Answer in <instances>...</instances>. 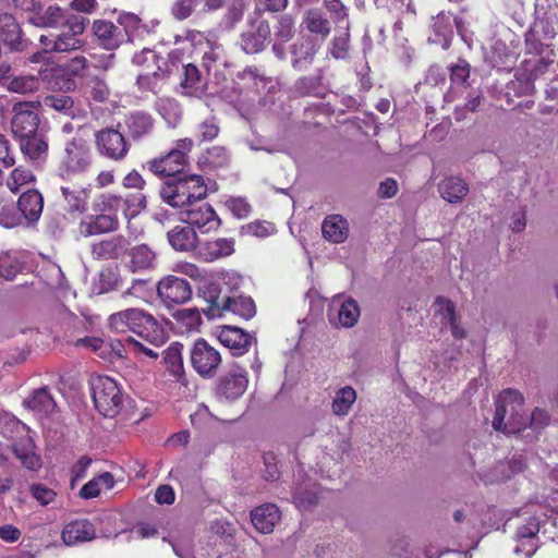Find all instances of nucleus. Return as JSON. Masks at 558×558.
Returning <instances> with one entry per match:
<instances>
[{
    "mask_svg": "<svg viewBox=\"0 0 558 558\" xmlns=\"http://www.w3.org/2000/svg\"><path fill=\"white\" fill-rule=\"evenodd\" d=\"M144 33H148L141 17L131 12H122L117 23L109 20H95L92 24L94 41L101 48L113 51L123 44H133Z\"/></svg>",
    "mask_w": 558,
    "mask_h": 558,
    "instance_id": "f257e3e1",
    "label": "nucleus"
},
{
    "mask_svg": "<svg viewBox=\"0 0 558 558\" xmlns=\"http://www.w3.org/2000/svg\"><path fill=\"white\" fill-rule=\"evenodd\" d=\"M109 326L116 332L131 331L155 347H160L166 341L161 325L153 315L141 308H128L110 315Z\"/></svg>",
    "mask_w": 558,
    "mask_h": 558,
    "instance_id": "f03ea898",
    "label": "nucleus"
},
{
    "mask_svg": "<svg viewBox=\"0 0 558 558\" xmlns=\"http://www.w3.org/2000/svg\"><path fill=\"white\" fill-rule=\"evenodd\" d=\"M92 391L95 408L105 417H114L123 409L125 398L112 378L96 377L92 380Z\"/></svg>",
    "mask_w": 558,
    "mask_h": 558,
    "instance_id": "7ed1b4c3",
    "label": "nucleus"
},
{
    "mask_svg": "<svg viewBox=\"0 0 558 558\" xmlns=\"http://www.w3.org/2000/svg\"><path fill=\"white\" fill-rule=\"evenodd\" d=\"M205 294L209 306L207 310H203V313H205L209 318L220 316L222 311H231L245 319H250L256 314V306L251 298H231L229 295L221 296L217 286L215 284H211Z\"/></svg>",
    "mask_w": 558,
    "mask_h": 558,
    "instance_id": "20e7f679",
    "label": "nucleus"
},
{
    "mask_svg": "<svg viewBox=\"0 0 558 558\" xmlns=\"http://www.w3.org/2000/svg\"><path fill=\"white\" fill-rule=\"evenodd\" d=\"M247 29L240 36L241 47L245 53L255 54L263 51L270 41L269 22L262 15L260 9H254L246 17Z\"/></svg>",
    "mask_w": 558,
    "mask_h": 558,
    "instance_id": "39448f33",
    "label": "nucleus"
},
{
    "mask_svg": "<svg viewBox=\"0 0 558 558\" xmlns=\"http://www.w3.org/2000/svg\"><path fill=\"white\" fill-rule=\"evenodd\" d=\"M96 150L101 157L122 161L128 156L131 144L125 135L114 126H106L95 132Z\"/></svg>",
    "mask_w": 558,
    "mask_h": 558,
    "instance_id": "423d86ee",
    "label": "nucleus"
},
{
    "mask_svg": "<svg viewBox=\"0 0 558 558\" xmlns=\"http://www.w3.org/2000/svg\"><path fill=\"white\" fill-rule=\"evenodd\" d=\"M247 386V372L238 363H234L226 373L218 377L214 393L219 401L232 402L244 395Z\"/></svg>",
    "mask_w": 558,
    "mask_h": 558,
    "instance_id": "0eeeda50",
    "label": "nucleus"
},
{
    "mask_svg": "<svg viewBox=\"0 0 558 558\" xmlns=\"http://www.w3.org/2000/svg\"><path fill=\"white\" fill-rule=\"evenodd\" d=\"M92 165V155L83 140L73 138L64 148V157L60 163V173L63 178L85 172Z\"/></svg>",
    "mask_w": 558,
    "mask_h": 558,
    "instance_id": "6e6552de",
    "label": "nucleus"
},
{
    "mask_svg": "<svg viewBox=\"0 0 558 558\" xmlns=\"http://www.w3.org/2000/svg\"><path fill=\"white\" fill-rule=\"evenodd\" d=\"M191 364L203 378H213L221 363L220 353L206 340L197 339L191 351Z\"/></svg>",
    "mask_w": 558,
    "mask_h": 558,
    "instance_id": "1a4fd4ad",
    "label": "nucleus"
},
{
    "mask_svg": "<svg viewBox=\"0 0 558 558\" xmlns=\"http://www.w3.org/2000/svg\"><path fill=\"white\" fill-rule=\"evenodd\" d=\"M157 294L161 302L170 307L190 301L193 291L187 279L170 275L157 283Z\"/></svg>",
    "mask_w": 558,
    "mask_h": 558,
    "instance_id": "9d476101",
    "label": "nucleus"
},
{
    "mask_svg": "<svg viewBox=\"0 0 558 558\" xmlns=\"http://www.w3.org/2000/svg\"><path fill=\"white\" fill-rule=\"evenodd\" d=\"M14 116L11 121V130L13 135L20 140L34 135L41 130L39 129L40 119L35 111L33 102H17L13 106Z\"/></svg>",
    "mask_w": 558,
    "mask_h": 558,
    "instance_id": "9b49d317",
    "label": "nucleus"
},
{
    "mask_svg": "<svg viewBox=\"0 0 558 558\" xmlns=\"http://www.w3.org/2000/svg\"><path fill=\"white\" fill-rule=\"evenodd\" d=\"M190 175L180 173L167 179L161 189L160 197L173 208L191 206Z\"/></svg>",
    "mask_w": 558,
    "mask_h": 558,
    "instance_id": "f8f14e48",
    "label": "nucleus"
},
{
    "mask_svg": "<svg viewBox=\"0 0 558 558\" xmlns=\"http://www.w3.org/2000/svg\"><path fill=\"white\" fill-rule=\"evenodd\" d=\"M180 213V220L190 227L197 228L201 232L207 233L217 230L221 225V220L208 204H202L197 207L194 205Z\"/></svg>",
    "mask_w": 558,
    "mask_h": 558,
    "instance_id": "ddd939ff",
    "label": "nucleus"
},
{
    "mask_svg": "<svg viewBox=\"0 0 558 558\" xmlns=\"http://www.w3.org/2000/svg\"><path fill=\"white\" fill-rule=\"evenodd\" d=\"M120 228L118 216L94 213L87 215L78 223V232L84 238L116 232Z\"/></svg>",
    "mask_w": 558,
    "mask_h": 558,
    "instance_id": "4468645a",
    "label": "nucleus"
},
{
    "mask_svg": "<svg viewBox=\"0 0 558 558\" xmlns=\"http://www.w3.org/2000/svg\"><path fill=\"white\" fill-rule=\"evenodd\" d=\"M322 490L315 481L301 478L292 488V502L300 511L312 510L319 504Z\"/></svg>",
    "mask_w": 558,
    "mask_h": 558,
    "instance_id": "2eb2a0df",
    "label": "nucleus"
},
{
    "mask_svg": "<svg viewBox=\"0 0 558 558\" xmlns=\"http://www.w3.org/2000/svg\"><path fill=\"white\" fill-rule=\"evenodd\" d=\"M218 340L228 348L232 355L241 356L250 350L256 339L244 329L235 326H223L218 335Z\"/></svg>",
    "mask_w": 558,
    "mask_h": 558,
    "instance_id": "dca6fc26",
    "label": "nucleus"
},
{
    "mask_svg": "<svg viewBox=\"0 0 558 558\" xmlns=\"http://www.w3.org/2000/svg\"><path fill=\"white\" fill-rule=\"evenodd\" d=\"M146 166L153 173L169 179L172 175L184 173L186 157L182 154V150L171 149L166 156L147 161Z\"/></svg>",
    "mask_w": 558,
    "mask_h": 558,
    "instance_id": "f3484780",
    "label": "nucleus"
},
{
    "mask_svg": "<svg viewBox=\"0 0 558 558\" xmlns=\"http://www.w3.org/2000/svg\"><path fill=\"white\" fill-rule=\"evenodd\" d=\"M0 40L11 51H24L28 46L20 24L9 13L0 14Z\"/></svg>",
    "mask_w": 558,
    "mask_h": 558,
    "instance_id": "a211bd4d",
    "label": "nucleus"
},
{
    "mask_svg": "<svg viewBox=\"0 0 558 558\" xmlns=\"http://www.w3.org/2000/svg\"><path fill=\"white\" fill-rule=\"evenodd\" d=\"M129 241L119 234L104 239L92 245V254L97 260L119 259L124 256L129 248Z\"/></svg>",
    "mask_w": 558,
    "mask_h": 558,
    "instance_id": "6ab92c4d",
    "label": "nucleus"
},
{
    "mask_svg": "<svg viewBox=\"0 0 558 558\" xmlns=\"http://www.w3.org/2000/svg\"><path fill=\"white\" fill-rule=\"evenodd\" d=\"M19 210L26 226L32 227L39 220L44 209V197L37 190H27L23 192L17 201Z\"/></svg>",
    "mask_w": 558,
    "mask_h": 558,
    "instance_id": "aec40b11",
    "label": "nucleus"
},
{
    "mask_svg": "<svg viewBox=\"0 0 558 558\" xmlns=\"http://www.w3.org/2000/svg\"><path fill=\"white\" fill-rule=\"evenodd\" d=\"M123 124L129 138L138 142L153 132L154 119L147 112L134 111L125 116Z\"/></svg>",
    "mask_w": 558,
    "mask_h": 558,
    "instance_id": "412c9836",
    "label": "nucleus"
},
{
    "mask_svg": "<svg viewBox=\"0 0 558 558\" xmlns=\"http://www.w3.org/2000/svg\"><path fill=\"white\" fill-rule=\"evenodd\" d=\"M318 50L319 45L315 39L310 37L298 39L290 48L292 66L296 70H305L313 63Z\"/></svg>",
    "mask_w": 558,
    "mask_h": 558,
    "instance_id": "4be33fe9",
    "label": "nucleus"
},
{
    "mask_svg": "<svg viewBox=\"0 0 558 558\" xmlns=\"http://www.w3.org/2000/svg\"><path fill=\"white\" fill-rule=\"evenodd\" d=\"M280 518L281 512L275 504H264L251 511L254 527L263 534L271 533Z\"/></svg>",
    "mask_w": 558,
    "mask_h": 558,
    "instance_id": "5701e85b",
    "label": "nucleus"
},
{
    "mask_svg": "<svg viewBox=\"0 0 558 558\" xmlns=\"http://www.w3.org/2000/svg\"><path fill=\"white\" fill-rule=\"evenodd\" d=\"M62 541L68 546L89 542L96 537V530L92 522L86 519L69 522L62 530Z\"/></svg>",
    "mask_w": 558,
    "mask_h": 558,
    "instance_id": "b1692460",
    "label": "nucleus"
},
{
    "mask_svg": "<svg viewBox=\"0 0 558 558\" xmlns=\"http://www.w3.org/2000/svg\"><path fill=\"white\" fill-rule=\"evenodd\" d=\"M63 19L62 10L50 0H40L35 11L28 16V22L37 27H53Z\"/></svg>",
    "mask_w": 558,
    "mask_h": 558,
    "instance_id": "393cba45",
    "label": "nucleus"
},
{
    "mask_svg": "<svg viewBox=\"0 0 558 558\" xmlns=\"http://www.w3.org/2000/svg\"><path fill=\"white\" fill-rule=\"evenodd\" d=\"M171 247L177 252H192L196 248L198 236L195 230L187 226H177L167 233Z\"/></svg>",
    "mask_w": 558,
    "mask_h": 558,
    "instance_id": "a878e982",
    "label": "nucleus"
},
{
    "mask_svg": "<svg viewBox=\"0 0 558 558\" xmlns=\"http://www.w3.org/2000/svg\"><path fill=\"white\" fill-rule=\"evenodd\" d=\"M180 85L183 89V94L201 97L206 90L207 81L195 64L187 63L183 65V78Z\"/></svg>",
    "mask_w": 558,
    "mask_h": 558,
    "instance_id": "bb28decb",
    "label": "nucleus"
},
{
    "mask_svg": "<svg viewBox=\"0 0 558 558\" xmlns=\"http://www.w3.org/2000/svg\"><path fill=\"white\" fill-rule=\"evenodd\" d=\"M323 236L331 243H342L349 236V223L340 215H329L322 223Z\"/></svg>",
    "mask_w": 558,
    "mask_h": 558,
    "instance_id": "cd10ccee",
    "label": "nucleus"
},
{
    "mask_svg": "<svg viewBox=\"0 0 558 558\" xmlns=\"http://www.w3.org/2000/svg\"><path fill=\"white\" fill-rule=\"evenodd\" d=\"M24 408L39 415L47 416L56 408V401L47 387L35 389L32 395L23 401Z\"/></svg>",
    "mask_w": 558,
    "mask_h": 558,
    "instance_id": "c85d7f7f",
    "label": "nucleus"
},
{
    "mask_svg": "<svg viewBox=\"0 0 558 558\" xmlns=\"http://www.w3.org/2000/svg\"><path fill=\"white\" fill-rule=\"evenodd\" d=\"M359 317V304L351 298L341 303L335 315L332 314L331 310L328 311V318L330 324L344 328L353 327L357 323Z\"/></svg>",
    "mask_w": 558,
    "mask_h": 558,
    "instance_id": "c756f323",
    "label": "nucleus"
},
{
    "mask_svg": "<svg viewBox=\"0 0 558 558\" xmlns=\"http://www.w3.org/2000/svg\"><path fill=\"white\" fill-rule=\"evenodd\" d=\"M34 449L35 444L31 437L22 439L12 447L15 458L29 471H38L41 468V459Z\"/></svg>",
    "mask_w": 558,
    "mask_h": 558,
    "instance_id": "7c9ffc66",
    "label": "nucleus"
},
{
    "mask_svg": "<svg viewBox=\"0 0 558 558\" xmlns=\"http://www.w3.org/2000/svg\"><path fill=\"white\" fill-rule=\"evenodd\" d=\"M130 256L129 268L132 272L148 270L155 267L156 253L147 245L140 244L126 252Z\"/></svg>",
    "mask_w": 558,
    "mask_h": 558,
    "instance_id": "2f4dec72",
    "label": "nucleus"
},
{
    "mask_svg": "<svg viewBox=\"0 0 558 558\" xmlns=\"http://www.w3.org/2000/svg\"><path fill=\"white\" fill-rule=\"evenodd\" d=\"M294 89L300 96L324 98L328 93V86L324 83L323 70H318L315 76L299 78L294 84Z\"/></svg>",
    "mask_w": 558,
    "mask_h": 558,
    "instance_id": "473e14b6",
    "label": "nucleus"
},
{
    "mask_svg": "<svg viewBox=\"0 0 558 558\" xmlns=\"http://www.w3.org/2000/svg\"><path fill=\"white\" fill-rule=\"evenodd\" d=\"M90 190L88 187L70 189L61 186V194L70 214L83 215L87 210Z\"/></svg>",
    "mask_w": 558,
    "mask_h": 558,
    "instance_id": "72a5a7b5",
    "label": "nucleus"
},
{
    "mask_svg": "<svg viewBox=\"0 0 558 558\" xmlns=\"http://www.w3.org/2000/svg\"><path fill=\"white\" fill-rule=\"evenodd\" d=\"M19 143L22 153L32 160H38L47 156L48 141L43 131L25 138H20Z\"/></svg>",
    "mask_w": 558,
    "mask_h": 558,
    "instance_id": "f704fd0d",
    "label": "nucleus"
},
{
    "mask_svg": "<svg viewBox=\"0 0 558 558\" xmlns=\"http://www.w3.org/2000/svg\"><path fill=\"white\" fill-rule=\"evenodd\" d=\"M43 105L70 118H75L80 111L73 98L62 93L47 95L43 100Z\"/></svg>",
    "mask_w": 558,
    "mask_h": 558,
    "instance_id": "c9c22d12",
    "label": "nucleus"
},
{
    "mask_svg": "<svg viewBox=\"0 0 558 558\" xmlns=\"http://www.w3.org/2000/svg\"><path fill=\"white\" fill-rule=\"evenodd\" d=\"M169 75V70L162 64L151 66V71L140 74L136 78V85L142 92L158 94L161 81Z\"/></svg>",
    "mask_w": 558,
    "mask_h": 558,
    "instance_id": "e433bc0d",
    "label": "nucleus"
},
{
    "mask_svg": "<svg viewBox=\"0 0 558 558\" xmlns=\"http://www.w3.org/2000/svg\"><path fill=\"white\" fill-rule=\"evenodd\" d=\"M234 252V241L232 239H217L208 241L202 247V255L206 260H215L231 255Z\"/></svg>",
    "mask_w": 558,
    "mask_h": 558,
    "instance_id": "4c0bfd02",
    "label": "nucleus"
},
{
    "mask_svg": "<svg viewBox=\"0 0 558 558\" xmlns=\"http://www.w3.org/2000/svg\"><path fill=\"white\" fill-rule=\"evenodd\" d=\"M183 345L179 342H173L170 347L162 351L163 362L168 371L180 380L184 374L183 359H182Z\"/></svg>",
    "mask_w": 558,
    "mask_h": 558,
    "instance_id": "58836bf2",
    "label": "nucleus"
},
{
    "mask_svg": "<svg viewBox=\"0 0 558 558\" xmlns=\"http://www.w3.org/2000/svg\"><path fill=\"white\" fill-rule=\"evenodd\" d=\"M356 400V391L351 386L340 388L332 400L331 410L338 416H344Z\"/></svg>",
    "mask_w": 558,
    "mask_h": 558,
    "instance_id": "ea45409f",
    "label": "nucleus"
},
{
    "mask_svg": "<svg viewBox=\"0 0 558 558\" xmlns=\"http://www.w3.org/2000/svg\"><path fill=\"white\" fill-rule=\"evenodd\" d=\"M123 197L111 193H102L93 203V211L118 216L122 207Z\"/></svg>",
    "mask_w": 558,
    "mask_h": 558,
    "instance_id": "a19ab883",
    "label": "nucleus"
},
{
    "mask_svg": "<svg viewBox=\"0 0 558 558\" xmlns=\"http://www.w3.org/2000/svg\"><path fill=\"white\" fill-rule=\"evenodd\" d=\"M173 319L181 325V331H191L196 329L202 324L201 313L198 308H182L177 310L172 314Z\"/></svg>",
    "mask_w": 558,
    "mask_h": 558,
    "instance_id": "79ce46f5",
    "label": "nucleus"
},
{
    "mask_svg": "<svg viewBox=\"0 0 558 558\" xmlns=\"http://www.w3.org/2000/svg\"><path fill=\"white\" fill-rule=\"evenodd\" d=\"M165 542H168L174 554L178 556V558H195L194 555V538L190 534H184L179 536L175 539H169L167 537H163Z\"/></svg>",
    "mask_w": 558,
    "mask_h": 558,
    "instance_id": "37998d69",
    "label": "nucleus"
},
{
    "mask_svg": "<svg viewBox=\"0 0 558 558\" xmlns=\"http://www.w3.org/2000/svg\"><path fill=\"white\" fill-rule=\"evenodd\" d=\"M7 88L13 93L28 94L39 88V80L34 75H21L11 77Z\"/></svg>",
    "mask_w": 558,
    "mask_h": 558,
    "instance_id": "c03bdc74",
    "label": "nucleus"
},
{
    "mask_svg": "<svg viewBox=\"0 0 558 558\" xmlns=\"http://www.w3.org/2000/svg\"><path fill=\"white\" fill-rule=\"evenodd\" d=\"M132 63L136 66L146 68L148 71H151V66H158V64L167 66V61L155 50L149 48H144L134 53L132 57Z\"/></svg>",
    "mask_w": 558,
    "mask_h": 558,
    "instance_id": "a18cd8bd",
    "label": "nucleus"
},
{
    "mask_svg": "<svg viewBox=\"0 0 558 558\" xmlns=\"http://www.w3.org/2000/svg\"><path fill=\"white\" fill-rule=\"evenodd\" d=\"M295 34L294 19L290 14H281L275 26V39L281 43L290 41Z\"/></svg>",
    "mask_w": 558,
    "mask_h": 558,
    "instance_id": "49530a36",
    "label": "nucleus"
},
{
    "mask_svg": "<svg viewBox=\"0 0 558 558\" xmlns=\"http://www.w3.org/2000/svg\"><path fill=\"white\" fill-rule=\"evenodd\" d=\"M98 293H108L121 288V278L117 269L105 268L99 274Z\"/></svg>",
    "mask_w": 558,
    "mask_h": 558,
    "instance_id": "de8ad7c7",
    "label": "nucleus"
},
{
    "mask_svg": "<svg viewBox=\"0 0 558 558\" xmlns=\"http://www.w3.org/2000/svg\"><path fill=\"white\" fill-rule=\"evenodd\" d=\"M349 51H350L349 26H344L343 31L332 39L330 53L335 59L344 60L349 57Z\"/></svg>",
    "mask_w": 558,
    "mask_h": 558,
    "instance_id": "09e8293b",
    "label": "nucleus"
},
{
    "mask_svg": "<svg viewBox=\"0 0 558 558\" xmlns=\"http://www.w3.org/2000/svg\"><path fill=\"white\" fill-rule=\"evenodd\" d=\"M82 45L83 41L80 38L64 31L54 36L52 49H54L56 52H69L80 49Z\"/></svg>",
    "mask_w": 558,
    "mask_h": 558,
    "instance_id": "8fccbe9b",
    "label": "nucleus"
},
{
    "mask_svg": "<svg viewBox=\"0 0 558 558\" xmlns=\"http://www.w3.org/2000/svg\"><path fill=\"white\" fill-rule=\"evenodd\" d=\"M229 154L222 146L208 148L204 156V162L213 169L223 168L229 163Z\"/></svg>",
    "mask_w": 558,
    "mask_h": 558,
    "instance_id": "3c124183",
    "label": "nucleus"
},
{
    "mask_svg": "<svg viewBox=\"0 0 558 558\" xmlns=\"http://www.w3.org/2000/svg\"><path fill=\"white\" fill-rule=\"evenodd\" d=\"M306 27L311 33L327 37L331 31L330 23L322 13L312 11L306 17Z\"/></svg>",
    "mask_w": 558,
    "mask_h": 558,
    "instance_id": "603ef678",
    "label": "nucleus"
},
{
    "mask_svg": "<svg viewBox=\"0 0 558 558\" xmlns=\"http://www.w3.org/2000/svg\"><path fill=\"white\" fill-rule=\"evenodd\" d=\"M23 222V217L17 206L13 204L3 205L0 207V225L4 228H14Z\"/></svg>",
    "mask_w": 558,
    "mask_h": 558,
    "instance_id": "864d4df0",
    "label": "nucleus"
},
{
    "mask_svg": "<svg viewBox=\"0 0 558 558\" xmlns=\"http://www.w3.org/2000/svg\"><path fill=\"white\" fill-rule=\"evenodd\" d=\"M68 218L64 214L49 215L46 220V231L54 239H59L68 227Z\"/></svg>",
    "mask_w": 558,
    "mask_h": 558,
    "instance_id": "5fc2aeb1",
    "label": "nucleus"
},
{
    "mask_svg": "<svg viewBox=\"0 0 558 558\" xmlns=\"http://www.w3.org/2000/svg\"><path fill=\"white\" fill-rule=\"evenodd\" d=\"M87 88L92 99L97 102L106 101L110 95L108 85L102 78L98 76H92L88 80Z\"/></svg>",
    "mask_w": 558,
    "mask_h": 558,
    "instance_id": "6e6d98bb",
    "label": "nucleus"
},
{
    "mask_svg": "<svg viewBox=\"0 0 558 558\" xmlns=\"http://www.w3.org/2000/svg\"><path fill=\"white\" fill-rule=\"evenodd\" d=\"M209 44V49L203 53L202 66L209 74L217 63L222 60L223 49L218 44Z\"/></svg>",
    "mask_w": 558,
    "mask_h": 558,
    "instance_id": "4d7b16f0",
    "label": "nucleus"
},
{
    "mask_svg": "<svg viewBox=\"0 0 558 558\" xmlns=\"http://www.w3.org/2000/svg\"><path fill=\"white\" fill-rule=\"evenodd\" d=\"M324 5L330 13L331 17L336 23H344V26H349V14L347 7L341 0H323Z\"/></svg>",
    "mask_w": 558,
    "mask_h": 558,
    "instance_id": "13d9d810",
    "label": "nucleus"
},
{
    "mask_svg": "<svg viewBox=\"0 0 558 558\" xmlns=\"http://www.w3.org/2000/svg\"><path fill=\"white\" fill-rule=\"evenodd\" d=\"M245 12V4L242 0L233 1L225 15L226 26L230 29L234 28L238 23L243 20Z\"/></svg>",
    "mask_w": 558,
    "mask_h": 558,
    "instance_id": "bf43d9fd",
    "label": "nucleus"
},
{
    "mask_svg": "<svg viewBox=\"0 0 558 558\" xmlns=\"http://www.w3.org/2000/svg\"><path fill=\"white\" fill-rule=\"evenodd\" d=\"M210 531L227 544H231L234 541L235 530L233 524L228 521H214L210 525Z\"/></svg>",
    "mask_w": 558,
    "mask_h": 558,
    "instance_id": "052dcab7",
    "label": "nucleus"
},
{
    "mask_svg": "<svg viewBox=\"0 0 558 558\" xmlns=\"http://www.w3.org/2000/svg\"><path fill=\"white\" fill-rule=\"evenodd\" d=\"M197 4V0H177L171 7V14L178 21L190 17Z\"/></svg>",
    "mask_w": 558,
    "mask_h": 558,
    "instance_id": "680f3d73",
    "label": "nucleus"
},
{
    "mask_svg": "<svg viewBox=\"0 0 558 558\" xmlns=\"http://www.w3.org/2000/svg\"><path fill=\"white\" fill-rule=\"evenodd\" d=\"M146 196L143 194L133 195L123 198L122 207H124V215L128 218H132L137 215L141 210L146 208Z\"/></svg>",
    "mask_w": 558,
    "mask_h": 558,
    "instance_id": "e2e57ef3",
    "label": "nucleus"
},
{
    "mask_svg": "<svg viewBox=\"0 0 558 558\" xmlns=\"http://www.w3.org/2000/svg\"><path fill=\"white\" fill-rule=\"evenodd\" d=\"M190 191L191 206L193 205L194 202L201 201L206 197L207 186L202 175L190 174Z\"/></svg>",
    "mask_w": 558,
    "mask_h": 558,
    "instance_id": "0e129e2a",
    "label": "nucleus"
},
{
    "mask_svg": "<svg viewBox=\"0 0 558 558\" xmlns=\"http://www.w3.org/2000/svg\"><path fill=\"white\" fill-rule=\"evenodd\" d=\"M32 496L43 506H47L56 499V492L44 484H33L31 486Z\"/></svg>",
    "mask_w": 558,
    "mask_h": 558,
    "instance_id": "69168bd1",
    "label": "nucleus"
},
{
    "mask_svg": "<svg viewBox=\"0 0 558 558\" xmlns=\"http://www.w3.org/2000/svg\"><path fill=\"white\" fill-rule=\"evenodd\" d=\"M88 22L89 20L87 17H84L83 15L70 14L64 22L66 27L65 32L73 34V36L77 37L78 35L84 33Z\"/></svg>",
    "mask_w": 558,
    "mask_h": 558,
    "instance_id": "338daca9",
    "label": "nucleus"
},
{
    "mask_svg": "<svg viewBox=\"0 0 558 558\" xmlns=\"http://www.w3.org/2000/svg\"><path fill=\"white\" fill-rule=\"evenodd\" d=\"M226 206L238 218H245L251 213V206L243 197H231L226 202Z\"/></svg>",
    "mask_w": 558,
    "mask_h": 558,
    "instance_id": "774afa93",
    "label": "nucleus"
}]
</instances>
